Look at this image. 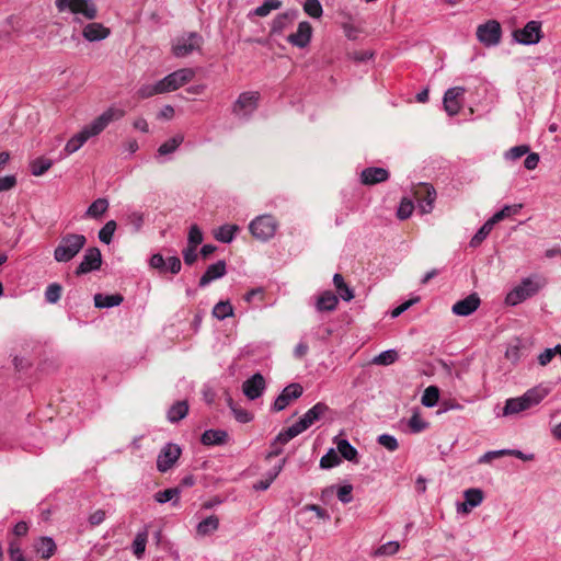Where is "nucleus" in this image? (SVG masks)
I'll return each mask as SVG.
<instances>
[{
    "label": "nucleus",
    "instance_id": "obj_1",
    "mask_svg": "<svg viewBox=\"0 0 561 561\" xmlns=\"http://www.w3.org/2000/svg\"><path fill=\"white\" fill-rule=\"evenodd\" d=\"M125 115L123 110L118 108H108L99 117H96L90 125L85 126L80 133L76 134L71 137L65 146V152L67 154H71L78 151L89 138L93 136H98L101 134L107 125L113 122L122 118Z\"/></svg>",
    "mask_w": 561,
    "mask_h": 561
},
{
    "label": "nucleus",
    "instance_id": "obj_2",
    "mask_svg": "<svg viewBox=\"0 0 561 561\" xmlns=\"http://www.w3.org/2000/svg\"><path fill=\"white\" fill-rule=\"evenodd\" d=\"M328 411L329 407L325 403L318 402L312 408H310L297 423L282 431L274 439V445L278 442L282 444H287L290 439L308 430L311 425L319 421Z\"/></svg>",
    "mask_w": 561,
    "mask_h": 561
},
{
    "label": "nucleus",
    "instance_id": "obj_3",
    "mask_svg": "<svg viewBox=\"0 0 561 561\" xmlns=\"http://www.w3.org/2000/svg\"><path fill=\"white\" fill-rule=\"evenodd\" d=\"M547 285V279L540 274H533L526 277L522 283L514 287L505 298V302L511 306H516L527 298L535 296Z\"/></svg>",
    "mask_w": 561,
    "mask_h": 561
},
{
    "label": "nucleus",
    "instance_id": "obj_4",
    "mask_svg": "<svg viewBox=\"0 0 561 561\" xmlns=\"http://www.w3.org/2000/svg\"><path fill=\"white\" fill-rule=\"evenodd\" d=\"M87 238L79 233H67L60 238L54 250V259L59 263L71 261L85 245Z\"/></svg>",
    "mask_w": 561,
    "mask_h": 561
},
{
    "label": "nucleus",
    "instance_id": "obj_5",
    "mask_svg": "<svg viewBox=\"0 0 561 561\" xmlns=\"http://www.w3.org/2000/svg\"><path fill=\"white\" fill-rule=\"evenodd\" d=\"M547 394L548 391L543 388H533L519 398L508 399L505 403L503 413L504 415H508L528 410L538 404Z\"/></svg>",
    "mask_w": 561,
    "mask_h": 561
},
{
    "label": "nucleus",
    "instance_id": "obj_6",
    "mask_svg": "<svg viewBox=\"0 0 561 561\" xmlns=\"http://www.w3.org/2000/svg\"><path fill=\"white\" fill-rule=\"evenodd\" d=\"M277 228L278 221L272 215L257 216L249 225L251 234L260 241H267L272 239Z\"/></svg>",
    "mask_w": 561,
    "mask_h": 561
},
{
    "label": "nucleus",
    "instance_id": "obj_7",
    "mask_svg": "<svg viewBox=\"0 0 561 561\" xmlns=\"http://www.w3.org/2000/svg\"><path fill=\"white\" fill-rule=\"evenodd\" d=\"M57 9L62 12L67 8L73 14H82L88 20L98 16V8L91 0H56Z\"/></svg>",
    "mask_w": 561,
    "mask_h": 561
},
{
    "label": "nucleus",
    "instance_id": "obj_8",
    "mask_svg": "<svg viewBox=\"0 0 561 561\" xmlns=\"http://www.w3.org/2000/svg\"><path fill=\"white\" fill-rule=\"evenodd\" d=\"M202 45L203 37L198 33L192 32L178 37L172 46V51L174 56L182 58L192 54L194 50H199Z\"/></svg>",
    "mask_w": 561,
    "mask_h": 561
},
{
    "label": "nucleus",
    "instance_id": "obj_9",
    "mask_svg": "<svg viewBox=\"0 0 561 561\" xmlns=\"http://www.w3.org/2000/svg\"><path fill=\"white\" fill-rule=\"evenodd\" d=\"M412 193L419 204L422 214H430L433 210L436 199V191L432 184L417 183L413 185Z\"/></svg>",
    "mask_w": 561,
    "mask_h": 561
},
{
    "label": "nucleus",
    "instance_id": "obj_10",
    "mask_svg": "<svg viewBox=\"0 0 561 561\" xmlns=\"http://www.w3.org/2000/svg\"><path fill=\"white\" fill-rule=\"evenodd\" d=\"M194 76L195 71L192 68H182L168 75L160 80L163 92L167 93L180 89L190 82Z\"/></svg>",
    "mask_w": 561,
    "mask_h": 561
},
{
    "label": "nucleus",
    "instance_id": "obj_11",
    "mask_svg": "<svg viewBox=\"0 0 561 561\" xmlns=\"http://www.w3.org/2000/svg\"><path fill=\"white\" fill-rule=\"evenodd\" d=\"M514 38L524 45L537 44L543 37L541 23L529 21L523 28L513 32Z\"/></svg>",
    "mask_w": 561,
    "mask_h": 561
},
{
    "label": "nucleus",
    "instance_id": "obj_12",
    "mask_svg": "<svg viewBox=\"0 0 561 561\" xmlns=\"http://www.w3.org/2000/svg\"><path fill=\"white\" fill-rule=\"evenodd\" d=\"M501 24L495 20H489L477 28L478 39L486 46L497 45L501 41Z\"/></svg>",
    "mask_w": 561,
    "mask_h": 561
},
{
    "label": "nucleus",
    "instance_id": "obj_13",
    "mask_svg": "<svg viewBox=\"0 0 561 561\" xmlns=\"http://www.w3.org/2000/svg\"><path fill=\"white\" fill-rule=\"evenodd\" d=\"M102 265V254L101 251L93 247L89 248L83 255L81 263L77 266L75 274L77 276L84 275L92 271H96Z\"/></svg>",
    "mask_w": 561,
    "mask_h": 561
},
{
    "label": "nucleus",
    "instance_id": "obj_14",
    "mask_svg": "<svg viewBox=\"0 0 561 561\" xmlns=\"http://www.w3.org/2000/svg\"><path fill=\"white\" fill-rule=\"evenodd\" d=\"M260 93L256 91L241 93L232 106V112L236 115L243 113L244 115L251 114L257 107Z\"/></svg>",
    "mask_w": 561,
    "mask_h": 561
},
{
    "label": "nucleus",
    "instance_id": "obj_15",
    "mask_svg": "<svg viewBox=\"0 0 561 561\" xmlns=\"http://www.w3.org/2000/svg\"><path fill=\"white\" fill-rule=\"evenodd\" d=\"M181 456V448L175 444L165 445L157 459V469L160 472H167L178 461Z\"/></svg>",
    "mask_w": 561,
    "mask_h": 561
},
{
    "label": "nucleus",
    "instance_id": "obj_16",
    "mask_svg": "<svg viewBox=\"0 0 561 561\" xmlns=\"http://www.w3.org/2000/svg\"><path fill=\"white\" fill-rule=\"evenodd\" d=\"M304 392V388L300 383H290L283 389L279 396L276 398L273 410L275 412L283 411L293 400L298 399Z\"/></svg>",
    "mask_w": 561,
    "mask_h": 561
},
{
    "label": "nucleus",
    "instance_id": "obj_17",
    "mask_svg": "<svg viewBox=\"0 0 561 561\" xmlns=\"http://www.w3.org/2000/svg\"><path fill=\"white\" fill-rule=\"evenodd\" d=\"M311 35V24L307 21H302L298 24L297 31L287 36V41L296 47L305 48L310 43Z\"/></svg>",
    "mask_w": 561,
    "mask_h": 561
},
{
    "label": "nucleus",
    "instance_id": "obj_18",
    "mask_svg": "<svg viewBox=\"0 0 561 561\" xmlns=\"http://www.w3.org/2000/svg\"><path fill=\"white\" fill-rule=\"evenodd\" d=\"M465 94V89L461 87L450 88L445 92L444 95V108L448 115L454 116L458 114L461 104L460 99Z\"/></svg>",
    "mask_w": 561,
    "mask_h": 561
},
{
    "label": "nucleus",
    "instance_id": "obj_19",
    "mask_svg": "<svg viewBox=\"0 0 561 561\" xmlns=\"http://www.w3.org/2000/svg\"><path fill=\"white\" fill-rule=\"evenodd\" d=\"M480 298L477 294H471L465 299L455 302L451 307L453 313L461 317H467L473 313L480 306Z\"/></svg>",
    "mask_w": 561,
    "mask_h": 561
},
{
    "label": "nucleus",
    "instance_id": "obj_20",
    "mask_svg": "<svg viewBox=\"0 0 561 561\" xmlns=\"http://www.w3.org/2000/svg\"><path fill=\"white\" fill-rule=\"evenodd\" d=\"M243 393L250 399L255 400L263 393L265 389V379L261 374H254L242 385Z\"/></svg>",
    "mask_w": 561,
    "mask_h": 561
},
{
    "label": "nucleus",
    "instance_id": "obj_21",
    "mask_svg": "<svg viewBox=\"0 0 561 561\" xmlns=\"http://www.w3.org/2000/svg\"><path fill=\"white\" fill-rule=\"evenodd\" d=\"M465 502L460 503L457 507L458 513L468 514L473 507L479 506L483 499V491L480 489L471 488L463 492Z\"/></svg>",
    "mask_w": 561,
    "mask_h": 561
},
{
    "label": "nucleus",
    "instance_id": "obj_22",
    "mask_svg": "<svg viewBox=\"0 0 561 561\" xmlns=\"http://www.w3.org/2000/svg\"><path fill=\"white\" fill-rule=\"evenodd\" d=\"M389 179V172L383 168H366L360 173L362 183L375 185Z\"/></svg>",
    "mask_w": 561,
    "mask_h": 561
},
{
    "label": "nucleus",
    "instance_id": "obj_23",
    "mask_svg": "<svg viewBox=\"0 0 561 561\" xmlns=\"http://www.w3.org/2000/svg\"><path fill=\"white\" fill-rule=\"evenodd\" d=\"M110 34L108 27L96 22L87 24L82 31L83 37L89 42L105 39Z\"/></svg>",
    "mask_w": 561,
    "mask_h": 561
},
{
    "label": "nucleus",
    "instance_id": "obj_24",
    "mask_svg": "<svg viewBox=\"0 0 561 561\" xmlns=\"http://www.w3.org/2000/svg\"><path fill=\"white\" fill-rule=\"evenodd\" d=\"M226 274L225 261H218L207 267L206 272L199 278V286L205 287L210 282L222 277Z\"/></svg>",
    "mask_w": 561,
    "mask_h": 561
},
{
    "label": "nucleus",
    "instance_id": "obj_25",
    "mask_svg": "<svg viewBox=\"0 0 561 561\" xmlns=\"http://www.w3.org/2000/svg\"><path fill=\"white\" fill-rule=\"evenodd\" d=\"M227 439V432L220 430H207L201 437V442L206 446L222 445Z\"/></svg>",
    "mask_w": 561,
    "mask_h": 561
},
{
    "label": "nucleus",
    "instance_id": "obj_26",
    "mask_svg": "<svg viewBox=\"0 0 561 561\" xmlns=\"http://www.w3.org/2000/svg\"><path fill=\"white\" fill-rule=\"evenodd\" d=\"M219 528V518L216 515H210L198 523L196 534L205 537L214 534Z\"/></svg>",
    "mask_w": 561,
    "mask_h": 561
},
{
    "label": "nucleus",
    "instance_id": "obj_27",
    "mask_svg": "<svg viewBox=\"0 0 561 561\" xmlns=\"http://www.w3.org/2000/svg\"><path fill=\"white\" fill-rule=\"evenodd\" d=\"M124 300L121 294L103 295L96 294L94 296V305L96 308H111L119 306Z\"/></svg>",
    "mask_w": 561,
    "mask_h": 561
},
{
    "label": "nucleus",
    "instance_id": "obj_28",
    "mask_svg": "<svg viewBox=\"0 0 561 561\" xmlns=\"http://www.w3.org/2000/svg\"><path fill=\"white\" fill-rule=\"evenodd\" d=\"M239 230L238 225H222L214 231V237L222 243H230Z\"/></svg>",
    "mask_w": 561,
    "mask_h": 561
},
{
    "label": "nucleus",
    "instance_id": "obj_29",
    "mask_svg": "<svg viewBox=\"0 0 561 561\" xmlns=\"http://www.w3.org/2000/svg\"><path fill=\"white\" fill-rule=\"evenodd\" d=\"M35 550L43 559H49L56 550L54 540L49 537H42L35 543Z\"/></svg>",
    "mask_w": 561,
    "mask_h": 561
},
{
    "label": "nucleus",
    "instance_id": "obj_30",
    "mask_svg": "<svg viewBox=\"0 0 561 561\" xmlns=\"http://www.w3.org/2000/svg\"><path fill=\"white\" fill-rule=\"evenodd\" d=\"M337 302V297L332 291H324L317 300V309L319 311H332Z\"/></svg>",
    "mask_w": 561,
    "mask_h": 561
},
{
    "label": "nucleus",
    "instance_id": "obj_31",
    "mask_svg": "<svg viewBox=\"0 0 561 561\" xmlns=\"http://www.w3.org/2000/svg\"><path fill=\"white\" fill-rule=\"evenodd\" d=\"M188 413V404L186 401L175 402L168 411V420L172 423L184 419Z\"/></svg>",
    "mask_w": 561,
    "mask_h": 561
},
{
    "label": "nucleus",
    "instance_id": "obj_32",
    "mask_svg": "<svg viewBox=\"0 0 561 561\" xmlns=\"http://www.w3.org/2000/svg\"><path fill=\"white\" fill-rule=\"evenodd\" d=\"M523 208V204L505 205L500 211L495 213L490 219L495 225L506 218L517 215Z\"/></svg>",
    "mask_w": 561,
    "mask_h": 561
},
{
    "label": "nucleus",
    "instance_id": "obj_33",
    "mask_svg": "<svg viewBox=\"0 0 561 561\" xmlns=\"http://www.w3.org/2000/svg\"><path fill=\"white\" fill-rule=\"evenodd\" d=\"M333 283L340 297L343 300L350 301L351 299L354 298L353 290L347 286L341 274H335L333 276Z\"/></svg>",
    "mask_w": 561,
    "mask_h": 561
},
{
    "label": "nucleus",
    "instance_id": "obj_34",
    "mask_svg": "<svg viewBox=\"0 0 561 561\" xmlns=\"http://www.w3.org/2000/svg\"><path fill=\"white\" fill-rule=\"evenodd\" d=\"M153 497L160 504L173 501V505H176L179 503L180 497V488H171L165 489L163 491H159L154 494Z\"/></svg>",
    "mask_w": 561,
    "mask_h": 561
},
{
    "label": "nucleus",
    "instance_id": "obj_35",
    "mask_svg": "<svg viewBox=\"0 0 561 561\" xmlns=\"http://www.w3.org/2000/svg\"><path fill=\"white\" fill-rule=\"evenodd\" d=\"M53 165V161L45 157H39L33 160L30 164L31 172L35 176L43 175L46 171H48Z\"/></svg>",
    "mask_w": 561,
    "mask_h": 561
},
{
    "label": "nucleus",
    "instance_id": "obj_36",
    "mask_svg": "<svg viewBox=\"0 0 561 561\" xmlns=\"http://www.w3.org/2000/svg\"><path fill=\"white\" fill-rule=\"evenodd\" d=\"M336 447L337 451L344 459L348 461H356L358 453L346 439L337 440Z\"/></svg>",
    "mask_w": 561,
    "mask_h": 561
},
{
    "label": "nucleus",
    "instance_id": "obj_37",
    "mask_svg": "<svg viewBox=\"0 0 561 561\" xmlns=\"http://www.w3.org/2000/svg\"><path fill=\"white\" fill-rule=\"evenodd\" d=\"M183 140H184L183 135H181V134L175 135L174 137L170 138L169 140H167L159 147V149H158L159 154L165 156V154L174 152L179 148V146L183 142Z\"/></svg>",
    "mask_w": 561,
    "mask_h": 561
},
{
    "label": "nucleus",
    "instance_id": "obj_38",
    "mask_svg": "<svg viewBox=\"0 0 561 561\" xmlns=\"http://www.w3.org/2000/svg\"><path fill=\"white\" fill-rule=\"evenodd\" d=\"M493 226L494 224L491 221V219L486 220L485 224L476 232V234L470 240V247H479L489 236V233L493 229Z\"/></svg>",
    "mask_w": 561,
    "mask_h": 561
},
{
    "label": "nucleus",
    "instance_id": "obj_39",
    "mask_svg": "<svg viewBox=\"0 0 561 561\" xmlns=\"http://www.w3.org/2000/svg\"><path fill=\"white\" fill-rule=\"evenodd\" d=\"M148 541V531L145 529L144 531H140L136 535L134 542H133V551L134 554L140 559L146 550V545Z\"/></svg>",
    "mask_w": 561,
    "mask_h": 561
},
{
    "label": "nucleus",
    "instance_id": "obj_40",
    "mask_svg": "<svg viewBox=\"0 0 561 561\" xmlns=\"http://www.w3.org/2000/svg\"><path fill=\"white\" fill-rule=\"evenodd\" d=\"M108 208V202L105 198H98L94 201L87 210V216L98 218L103 215Z\"/></svg>",
    "mask_w": 561,
    "mask_h": 561
},
{
    "label": "nucleus",
    "instance_id": "obj_41",
    "mask_svg": "<svg viewBox=\"0 0 561 561\" xmlns=\"http://www.w3.org/2000/svg\"><path fill=\"white\" fill-rule=\"evenodd\" d=\"M162 93H164V92H163L160 80L154 84H144L137 91V95L139 99H148L156 94H162Z\"/></svg>",
    "mask_w": 561,
    "mask_h": 561
},
{
    "label": "nucleus",
    "instance_id": "obj_42",
    "mask_svg": "<svg viewBox=\"0 0 561 561\" xmlns=\"http://www.w3.org/2000/svg\"><path fill=\"white\" fill-rule=\"evenodd\" d=\"M439 399V390L436 386L427 387L422 396L421 402L425 407H434Z\"/></svg>",
    "mask_w": 561,
    "mask_h": 561
},
{
    "label": "nucleus",
    "instance_id": "obj_43",
    "mask_svg": "<svg viewBox=\"0 0 561 561\" xmlns=\"http://www.w3.org/2000/svg\"><path fill=\"white\" fill-rule=\"evenodd\" d=\"M213 316L219 320L233 316V308L229 301H219L213 309Z\"/></svg>",
    "mask_w": 561,
    "mask_h": 561
},
{
    "label": "nucleus",
    "instance_id": "obj_44",
    "mask_svg": "<svg viewBox=\"0 0 561 561\" xmlns=\"http://www.w3.org/2000/svg\"><path fill=\"white\" fill-rule=\"evenodd\" d=\"M282 7L280 0H265L262 5L257 7L254 10V14L257 16H266L268 15L273 10H277Z\"/></svg>",
    "mask_w": 561,
    "mask_h": 561
},
{
    "label": "nucleus",
    "instance_id": "obj_45",
    "mask_svg": "<svg viewBox=\"0 0 561 561\" xmlns=\"http://www.w3.org/2000/svg\"><path fill=\"white\" fill-rule=\"evenodd\" d=\"M228 405L231 409L234 419L240 423H248L252 420V415L244 409L238 407L231 398H228Z\"/></svg>",
    "mask_w": 561,
    "mask_h": 561
},
{
    "label": "nucleus",
    "instance_id": "obj_46",
    "mask_svg": "<svg viewBox=\"0 0 561 561\" xmlns=\"http://www.w3.org/2000/svg\"><path fill=\"white\" fill-rule=\"evenodd\" d=\"M116 221L115 220H110L107 221L103 228L99 231V239L105 243V244H110L112 242V239H113V234L116 230Z\"/></svg>",
    "mask_w": 561,
    "mask_h": 561
},
{
    "label": "nucleus",
    "instance_id": "obj_47",
    "mask_svg": "<svg viewBox=\"0 0 561 561\" xmlns=\"http://www.w3.org/2000/svg\"><path fill=\"white\" fill-rule=\"evenodd\" d=\"M341 458L334 449H330L322 458L320 459V467L322 469H330L337 465H340Z\"/></svg>",
    "mask_w": 561,
    "mask_h": 561
},
{
    "label": "nucleus",
    "instance_id": "obj_48",
    "mask_svg": "<svg viewBox=\"0 0 561 561\" xmlns=\"http://www.w3.org/2000/svg\"><path fill=\"white\" fill-rule=\"evenodd\" d=\"M289 20H290V14L289 13L278 14L273 20V23H272V26H271V35L282 34Z\"/></svg>",
    "mask_w": 561,
    "mask_h": 561
},
{
    "label": "nucleus",
    "instance_id": "obj_49",
    "mask_svg": "<svg viewBox=\"0 0 561 561\" xmlns=\"http://www.w3.org/2000/svg\"><path fill=\"white\" fill-rule=\"evenodd\" d=\"M304 11L313 19H319L322 13V5L319 0H306L304 3Z\"/></svg>",
    "mask_w": 561,
    "mask_h": 561
},
{
    "label": "nucleus",
    "instance_id": "obj_50",
    "mask_svg": "<svg viewBox=\"0 0 561 561\" xmlns=\"http://www.w3.org/2000/svg\"><path fill=\"white\" fill-rule=\"evenodd\" d=\"M398 359V353L393 350L385 351L373 359L376 365H391Z\"/></svg>",
    "mask_w": 561,
    "mask_h": 561
},
{
    "label": "nucleus",
    "instance_id": "obj_51",
    "mask_svg": "<svg viewBox=\"0 0 561 561\" xmlns=\"http://www.w3.org/2000/svg\"><path fill=\"white\" fill-rule=\"evenodd\" d=\"M414 210V204L410 198L403 197L397 211V216L401 220L408 219Z\"/></svg>",
    "mask_w": 561,
    "mask_h": 561
},
{
    "label": "nucleus",
    "instance_id": "obj_52",
    "mask_svg": "<svg viewBox=\"0 0 561 561\" xmlns=\"http://www.w3.org/2000/svg\"><path fill=\"white\" fill-rule=\"evenodd\" d=\"M62 287L58 283L48 285L45 291V299L49 304H56L61 297Z\"/></svg>",
    "mask_w": 561,
    "mask_h": 561
},
{
    "label": "nucleus",
    "instance_id": "obj_53",
    "mask_svg": "<svg viewBox=\"0 0 561 561\" xmlns=\"http://www.w3.org/2000/svg\"><path fill=\"white\" fill-rule=\"evenodd\" d=\"M400 549V545L398 541H389L387 543L381 545L376 551L375 556H393Z\"/></svg>",
    "mask_w": 561,
    "mask_h": 561
},
{
    "label": "nucleus",
    "instance_id": "obj_54",
    "mask_svg": "<svg viewBox=\"0 0 561 561\" xmlns=\"http://www.w3.org/2000/svg\"><path fill=\"white\" fill-rule=\"evenodd\" d=\"M427 423L424 422L417 412H414L409 420V427L413 433H421L427 427Z\"/></svg>",
    "mask_w": 561,
    "mask_h": 561
},
{
    "label": "nucleus",
    "instance_id": "obj_55",
    "mask_svg": "<svg viewBox=\"0 0 561 561\" xmlns=\"http://www.w3.org/2000/svg\"><path fill=\"white\" fill-rule=\"evenodd\" d=\"M529 152V146L527 145H520L511 148L508 151L505 152V158L508 160H517Z\"/></svg>",
    "mask_w": 561,
    "mask_h": 561
},
{
    "label": "nucleus",
    "instance_id": "obj_56",
    "mask_svg": "<svg viewBox=\"0 0 561 561\" xmlns=\"http://www.w3.org/2000/svg\"><path fill=\"white\" fill-rule=\"evenodd\" d=\"M187 241V245L196 248L203 242V233L196 225L191 227Z\"/></svg>",
    "mask_w": 561,
    "mask_h": 561
},
{
    "label": "nucleus",
    "instance_id": "obj_57",
    "mask_svg": "<svg viewBox=\"0 0 561 561\" xmlns=\"http://www.w3.org/2000/svg\"><path fill=\"white\" fill-rule=\"evenodd\" d=\"M378 443L382 447H385L386 449H388L390 451H394L399 447V444H398V440L396 439V437L388 435V434L380 435L378 437Z\"/></svg>",
    "mask_w": 561,
    "mask_h": 561
},
{
    "label": "nucleus",
    "instance_id": "obj_58",
    "mask_svg": "<svg viewBox=\"0 0 561 561\" xmlns=\"http://www.w3.org/2000/svg\"><path fill=\"white\" fill-rule=\"evenodd\" d=\"M145 215L140 211H133L127 217V222L135 231H139L144 225Z\"/></svg>",
    "mask_w": 561,
    "mask_h": 561
},
{
    "label": "nucleus",
    "instance_id": "obj_59",
    "mask_svg": "<svg viewBox=\"0 0 561 561\" xmlns=\"http://www.w3.org/2000/svg\"><path fill=\"white\" fill-rule=\"evenodd\" d=\"M352 491L353 486L351 484L340 486L337 489L339 500L344 504L351 503L353 501Z\"/></svg>",
    "mask_w": 561,
    "mask_h": 561
},
{
    "label": "nucleus",
    "instance_id": "obj_60",
    "mask_svg": "<svg viewBox=\"0 0 561 561\" xmlns=\"http://www.w3.org/2000/svg\"><path fill=\"white\" fill-rule=\"evenodd\" d=\"M9 556L12 561H25L20 545L15 540L10 542Z\"/></svg>",
    "mask_w": 561,
    "mask_h": 561
},
{
    "label": "nucleus",
    "instance_id": "obj_61",
    "mask_svg": "<svg viewBox=\"0 0 561 561\" xmlns=\"http://www.w3.org/2000/svg\"><path fill=\"white\" fill-rule=\"evenodd\" d=\"M503 456H510V449L488 451L481 457L480 462H490Z\"/></svg>",
    "mask_w": 561,
    "mask_h": 561
},
{
    "label": "nucleus",
    "instance_id": "obj_62",
    "mask_svg": "<svg viewBox=\"0 0 561 561\" xmlns=\"http://www.w3.org/2000/svg\"><path fill=\"white\" fill-rule=\"evenodd\" d=\"M419 300H420V298L415 297V298H412V299H409V300L404 301L403 304H401L400 306H398L397 308H394L392 310L391 317L392 318L399 317L401 313H403L405 310H408L411 306L416 304Z\"/></svg>",
    "mask_w": 561,
    "mask_h": 561
},
{
    "label": "nucleus",
    "instance_id": "obj_63",
    "mask_svg": "<svg viewBox=\"0 0 561 561\" xmlns=\"http://www.w3.org/2000/svg\"><path fill=\"white\" fill-rule=\"evenodd\" d=\"M183 259L185 264H194L197 260L196 247L187 245L186 249L183 250Z\"/></svg>",
    "mask_w": 561,
    "mask_h": 561
},
{
    "label": "nucleus",
    "instance_id": "obj_64",
    "mask_svg": "<svg viewBox=\"0 0 561 561\" xmlns=\"http://www.w3.org/2000/svg\"><path fill=\"white\" fill-rule=\"evenodd\" d=\"M16 184V179L14 175H7L0 178V192L9 191L13 188Z\"/></svg>",
    "mask_w": 561,
    "mask_h": 561
}]
</instances>
